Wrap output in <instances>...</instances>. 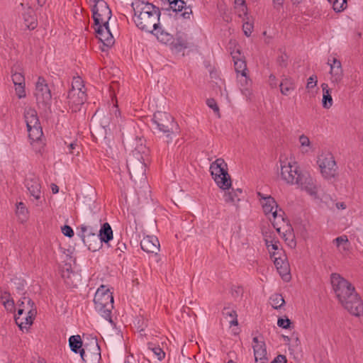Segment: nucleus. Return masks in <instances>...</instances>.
<instances>
[{"label": "nucleus", "mask_w": 363, "mask_h": 363, "mask_svg": "<svg viewBox=\"0 0 363 363\" xmlns=\"http://www.w3.org/2000/svg\"><path fill=\"white\" fill-rule=\"evenodd\" d=\"M330 282L341 305L352 315H361L363 313V302L352 284L337 273L331 274Z\"/></svg>", "instance_id": "f257e3e1"}, {"label": "nucleus", "mask_w": 363, "mask_h": 363, "mask_svg": "<svg viewBox=\"0 0 363 363\" xmlns=\"http://www.w3.org/2000/svg\"><path fill=\"white\" fill-rule=\"evenodd\" d=\"M131 6L134 12L133 21L140 30L152 33V29L157 28L161 15L158 7L143 0H135Z\"/></svg>", "instance_id": "f03ea898"}, {"label": "nucleus", "mask_w": 363, "mask_h": 363, "mask_svg": "<svg viewBox=\"0 0 363 363\" xmlns=\"http://www.w3.org/2000/svg\"><path fill=\"white\" fill-rule=\"evenodd\" d=\"M96 311L109 323H112L111 312L113 308V297L110 290L101 285L95 293L94 298Z\"/></svg>", "instance_id": "7ed1b4c3"}, {"label": "nucleus", "mask_w": 363, "mask_h": 363, "mask_svg": "<svg viewBox=\"0 0 363 363\" xmlns=\"http://www.w3.org/2000/svg\"><path fill=\"white\" fill-rule=\"evenodd\" d=\"M211 175L222 189H229L231 186V179L227 171V164L222 158H218L211 163L210 166Z\"/></svg>", "instance_id": "20e7f679"}, {"label": "nucleus", "mask_w": 363, "mask_h": 363, "mask_svg": "<svg viewBox=\"0 0 363 363\" xmlns=\"http://www.w3.org/2000/svg\"><path fill=\"white\" fill-rule=\"evenodd\" d=\"M127 168L131 179H145L146 164L139 150H135L127 160Z\"/></svg>", "instance_id": "39448f33"}, {"label": "nucleus", "mask_w": 363, "mask_h": 363, "mask_svg": "<svg viewBox=\"0 0 363 363\" xmlns=\"http://www.w3.org/2000/svg\"><path fill=\"white\" fill-rule=\"evenodd\" d=\"M97 228L98 225H96L95 228L85 225H82L79 228L80 231L78 233V235L88 249L92 252L99 250L102 246L101 240L97 233Z\"/></svg>", "instance_id": "423d86ee"}, {"label": "nucleus", "mask_w": 363, "mask_h": 363, "mask_svg": "<svg viewBox=\"0 0 363 363\" xmlns=\"http://www.w3.org/2000/svg\"><path fill=\"white\" fill-rule=\"evenodd\" d=\"M92 13L94 26L108 24L111 17V10L104 0L96 1L92 8Z\"/></svg>", "instance_id": "0eeeda50"}, {"label": "nucleus", "mask_w": 363, "mask_h": 363, "mask_svg": "<svg viewBox=\"0 0 363 363\" xmlns=\"http://www.w3.org/2000/svg\"><path fill=\"white\" fill-rule=\"evenodd\" d=\"M19 306L24 307L27 311L26 322H23L19 317L16 318V324L21 330H23L32 325L33 320L37 314V309L35 303L29 297L26 296H23L21 300H20Z\"/></svg>", "instance_id": "6e6552de"}, {"label": "nucleus", "mask_w": 363, "mask_h": 363, "mask_svg": "<svg viewBox=\"0 0 363 363\" xmlns=\"http://www.w3.org/2000/svg\"><path fill=\"white\" fill-rule=\"evenodd\" d=\"M281 177L288 184L294 185L297 182L298 177L302 173L298 164L280 160Z\"/></svg>", "instance_id": "1a4fd4ad"}, {"label": "nucleus", "mask_w": 363, "mask_h": 363, "mask_svg": "<svg viewBox=\"0 0 363 363\" xmlns=\"http://www.w3.org/2000/svg\"><path fill=\"white\" fill-rule=\"evenodd\" d=\"M152 122L160 131L168 133L167 137H169V133L172 132L175 126L174 118L167 112L157 111L155 113Z\"/></svg>", "instance_id": "9d476101"}, {"label": "nucleus", "mask_w": 363, "mask_h": 363, "mask_svg": "<svg viewBox=\"0 0 363 363\" xmlns=\"http://www.w3.org/2000/svg\"><path fill=\"white\" fill-rule=\"evenodd\" d=\"M318 163L320 169L321 174L325 179H330L335 176L337 165L332 154L328 153L322 155L319 157Z\"/></svg>", "instance_id": "9b49d317"}, {"label": "nucleus", "mask_w": 363, "mask_h": 363, "mask_svg": "<svg viewBox=\"0 0 363 363\" xmlns=\"http://www.w3.org/2000/svg\"><path fill=\"white\" fill-rule=\"evenodd\" d=\"M79 84L77 87L72 84V89L69 91L67 95L68 104L72 111H77L79 110V106L84 104L86 100V95L85 91L82 90L84 86L82 85L80 86Z\"/></svg>", "instance_id": "f8f14e48"}, {"label": "nucleus", "mask_w": 363, "mask_h": 363, "mask_svg": "<svg viewBox=\"0 0 363 363\" xmlns=\"http://www.w3.org/2000/svg\"><path fill=\"white\" fill-rule=\"evenodd\" d=\"M262 205V208L265 214L272 213L273 217V220H272V225L274 228L277 230V231L281 234V227H277V223L275 222V220L278 218H281V220L285 223L284 218L283 215L281 213H278L277 207L278 205L273 197L271 196H267L264 199V201H261Z\"/></svg>", "instance_id": "ddd939ff"}, {"label": "nucleus", "mask_w": 363, "mask_h": 363, "mask_svg": "<svg viewBox=\"0 0 363 363\" xmlns=\"http://www.w3.org/2000/svg\"><path fill=\"white\" fill-rule=\"evenodd\" d=\"M295 184L309 195L316 197L318 185L308 172H302L298 177L297 182Z\"/></svg>", "instance_id": "4468645a"}, {"label": "nucleus", "mask_w": 363, "mask_h": 363, "mask_svg": "<svg viewBox=\"0 0 363 363\" xmlns=\"http://www.w3.org/2000/svg\"><path fill=\"white\" fill-rule=\"evenodd\" d=\"M35 96L38 104L47 105L50 104L52 95L50 90L43 77H39L35 84Z\"/></svg>", "instance_id": "2eb2a0df"}, {"label": "nucleus", "mask_w": 363, "mask_h": 363, "mask_svg": "<svg viewBox=\"0 0 363 363\" xmlns=\"http://www.w3.org/2000/svg\"><path fill=\"white\" fill-rule=\"evenodd\" d=\"M169 7L166 11H172L175 13V17H182L185 19H189L192 15V9L189 6H186V3L182 0H168Z\"/></svg>", "instance_id": "dca6fc26"}, {"label": "nucleus", "mask_w": 363, "mask_h": 363, "mask_svg": "<svg viewBox=\"0 0 363 363\" xmlns=\"http://www.w3.org/2000/svg\"><path fill=\"white\" fill-rule=\"evenodd\" d=\"M92 346L93 352L88 345H84L81 350L80 356L85 363H96L101 359L100 347L96 340L92 342Z\"/></svg>", "instance_id": "f3484780"}, {"label": "nucleus", "mask_w": 363, "mask_h": 363, "mask_svg": "<svg viewBox=\"0 0 363 363\" xmlns=\"http://www.w3.org/2000/svg\"><path fill=\"white\" fill-rule=\"evenodd\" d=\"M94 29L96 37L103 43L104 47L108 48L114 44V38L110 31L108 23L94 26Z\"/></svg>", "instance_id": "a211bd4d"}, {"label": "nucleus", "mask_w": 363, "mask_h": 363, "mask_svg": "<svg viewBox=\"0 0 363 363\" xmlns=\"http://www.w3.org/2000/svg\"><path fill=\"white\" fill-rule=\"evenodd\" d=\"M25 185L30 196H33L36 200H39L41 198V186L38 177L35 175L26 177Z\"/></svg>", "instance_id": "6ab92c4d"}, {"label": "nucleus", "mask_w": 363, "mask_h": 363, "mask_svg": "<svg viewBox=\"0 0 363 363\" xmlns=\"http://www.w3.org/2000/svg\"><path fill=\"white\" fill-rule=\"evenodd\" d=\"M140 246L143 251L147 253L157 254L160 250V242L157 237L147 235L140 242Z\"/></svg>", "instance_id": "aec40b11"}, {"label": "nucleus", "mask_w": 363, "mask_h": 363, "mask_svg": "<svg viewBox=\"0 0 363 363\" xmlns=\"http://www.w3.org/2000/svg\"><path fill=\"white\" fill-rule=\"evenodd\" d=\"M330 60H328V65L330 67V74L332 75L333 82H339L343 75V70L342 68L341 62L333 57V63H330Z\"/></svg>", "instance_id": "412c9836"}, {"label": "nucleus", "mask_w": 363, "mask_h": 363, "mask_svg": "<svg viewBox=\"0 0 363 363\" xmlns=\"http://www.w3.org/2000/svg\"><path fill=\"white\" fill-rule=\"evenodd\" d=\"M274 262L279 274L284 280H286L289 278V266L286 259L274 257Z\"/></svg>", "instance_id": "4be33fe9"}, {"label": "nucleus", "mask_w": 363, "mask_h": 363, "mask_svg": "<svg viewBox=\"0 0 363 363\" xmlns=\"http://www.w3.org/2000/svg\"><path fill=\"white\" fill-rule=\"evenodd\" d=\"M235 70L238 74H240V77H244V81L246 84L249 82V78L247 76V65L244 60L237 58L236 56H233Z\"/></svg>", "instance_id": "5701e85b"}, {"label": "nucleus", "mask_w": 363, "mask_h": 363, "mask_svg": "<svg viewBox=\"0 0 363 363\" xmlns=\"http://www.w3.org/2000/svg\"><path fill=\"white\" fill-rule=\"evenodd\" d=\"M24 118L27 128H30V126L38 125V124L40 123L37 111L33 108H26L24 111Z\"/></svg>", "instance_id": "b1692460"}, {"label": "nucleus", "mask_w": 363, "mask_h": 363, "mask_svg": "<svg viewBox=\"0 0 363 363\" xmlns=\"http://www.w3.org/2000/svg\"><path fill=\"white\" fill-rule=\"evenodd\" d=\"M152 33L156 36L159 41L164 44H170L173 42V35L162 29L160 24L157 26V29H152Z\"/></svg>", "instance_id": "393cba45"}, {"label": "nucleus", "mask_w": 363, "mask_h": 363, "mask_svg": "<svg viewBox=\"0 0 363 363\" xmlns=\"http://www.w3.org/2000/svg\"><path fill=\"white\" fill-rule=\"evenodd\" d=\"M98 235L100 238V240H101V243L105 242L108 244V242L113 239V230L111 225L108 223H104L101 225Z\"/></svg>", "instance_id": "a878e982"}, {"label": "nucleus", "mask_w": 363, "mask_h": 363, "mask_svg": "<svg viewBox=\"0 0 363 363\" xmlns=\"http://www.w3.org/2000/svg\"><path fill=\"white\" fill-rule=\"evenodd\" d=\"M281 93L284 95H289L296 88L294 81L291 78L285 77L279 84Z\"/></svg>", "instance_id": "bb28decb"}, {"label": "nucleus", "mask_w": 363, "mask_h": 363, "mask_svg": "<svg viewBox=\"0 0 363 363\" xmlns=\"http://www.w3.org/2000/svg\"><path fill=\"white\" fill-rule=\"evenodd\" d=\"M223 315L228 320L230 326L238 325V315L236 311L230 306H225L222 311Z\"/></svg>", "instance_id": "cd10ccee"}, {"label": "nucleus", "mask_w": 363, "mask_h": 363, "mask_svg": "<svg viewBox=\"0 0 363 363\" xmlns=\"http://www.w3.org/2000/svg\"><path fill=\"white\" fill-rule=\"evenodd\" d=\"M242 193L241 189H232L231 191L225 193L224 195L225 201L227 203H231L233 205H237L240 201V199L239 196Z\"/></svg>", "instance_id": "c85d7f7f"}, {"label": "nucleus", "mask_w": 363, "mask_h": 363, "mask_svg": "<svg viewBox=\"0 0 363 363\" xmlns=\"http://www.w3.org/2000/svg\"><path fill=\"white\" fill-rule=\"evenodd\" d=\"M69 345L71 350L74 353H79L81 350L83 349L82 341L80 335H72L69 338Z\"/></svg>", "instance_id": "c756f323"}, {"label": "nucleus", "mask_w": 363, "mask_h": 363, "mask_svg": "<svg viewBox=\"0 0 363 363\" xmlns=\"http://www.w3.org/2000/svg\"><path fill=\"white\" fill-rule=\"evenodd\" d=\"M252 347L256 362H258V359H265V357H267V349L264 342H262L259 343V345H253Z\"/></svg>", "instance_id": "7c9ffc66"}, {"label": "nucleus", "mask_w": 363, "mask_h": 363, "mask_svg": "<svg viewBox=\"0 0 363 363\" xmlns=\"http://www.w3.org/2000/svg\"><path fill=\"white\" fill-rule=\"evenodd\" d=\"M323 89V99H322V104L323 107L325 108H330L333 105V98L329 92V90L328 89V84L323 83L322 85Z\"/></svg>", "instance_id": "2f4dec72"}, {"label": "nucleus", "mask_w": 363, "mask_h": 363, "mask_svg": "<svg viewBox=\"0 0 363 363\" xmlns=\"http://www.w3.org/2000/svg\"><path fill=\"white\" fill-rule=\"evenodd\" d=\"M170 45L177 52H181L187 48L186 40L182 35L177 36L176 39L173 38V42L170 43Z\"/></svg>", "instance_id": "473e14b6"}, {"label": "nucleus", "mask_w": 363, "mask_h": 363, "mask_svg": "<svg viewBox=\"0 0 363 363\" xmlns=\"http://www.w3.org/2000/svg\"><path fill=\"white\" fill-rule=\"evenodd\" d=\"M16 213L21 223H23L27 220L28 211L23 202H19L16 204Z\"/></svg>", "instance_id": "72a5a7b5"}, {"label": "nucleus", "mask_w": 363, "mask_h": 363, "mask_svg": "<svg viewBox=\"0 0 363 363\" xmlns=\"http://www.w3.org/2000/svg\"><path fill=\"white\" fill-rule=\"evenodd\" d=\"M27 130L30 138L32 139L33 140H38L43 135L40 123L38 124V125L30 126V128H27Z\"/></svg>", "instance_id": "f704fd0d"}, {"label": "nucleus", "mask_w": 363, "mask_h": 363, "mask_svg": "<svg viewBox=\"0 0 363 363\" xmlns=\"http://www.w3.org/2000/svg\"><path fill=\"white\" fill-rule=\"evenodd\" d=\"M269 299L271 305L275 309L280 308L285 303V301L281 294H275Z\"/></svg>", "instance_id": "c9c22d12"}, {"label": "nucleus", "mask_w": 363, "mask_h": 363, "mask_svg": "<svg viewBox=\"0 0 363 363\" xmlns=\"http://www.w3.org/2000/svg\"><path fill=\"white\" fill-rule=\"evenodd\" d=\"M148 349L151 350L157 359L160 361L162 360L165 357V352L159 346H156L152 342L148 343Z\"/></svg>", "instance_id": "e433bc0d"}, {"label": "nucleus", "mask_w": 363, "mask_h": 363, "mask_svg": "<svg viewBox=\"0 0 363 363\" xmlns=\"http://www.w3.org/2000/svg\"><path fill=\"white\" fill-rule=\"evenodd\" d=\"M12 81L15 86H20L21 84H25V78L23 74L21 72H18L17 71H13L12 69Z\"/></svg>", "instance_id": "4c0bfd02"}, {"label": "nucleus", "mask_w": 363, "mask_h": 363, "mask_svg": "<svg viewBox=\"0 0 363 363\" xmlns=\"http://www.w3.org/2000/svg\"><path fill=\"white\" fill-rule=\"evenodd\" d=\"M338 248L342 247V250L345 251L348 249V239L346 235H342L335 238L333 241Z\"/></svg>", "instance_id": "58836bf2"}, {"label": "nucleus", "mask_w": 363, "mask_h": 363, "mask_svg": "<svg viewBox=\"0 0 363 363\" xmlns=\"http://www.w3.org/2000/svg\"><path fill=\"white\" fill-rule=\"evenodd\" d=\"M289 232L287 233V230H285V232H283V238L285 239V241L287 242V245L291 248H294L296 246V242L294 239V235L290 232V228L289 229Z\"/></svg>", "instance_id": "ea45409f"}, {"label": "nucleus", "mask_w": 363, "mask_h": 363, "mask_svg": "<svg viewBox=\"0 0 363 363\" xmlns=\"http://www.w3.org/2000/svg\"><path fill=\"white\" fill-rule=\"evenodd\" d=\"M346 4V0H335L333 2V8L336 12H340L345 9Z\"/></svg>", "instance_id": "a19ab883"}, {"label": "nucleus", "mask_w": 363, "mask_h": 363, "mask_svg": "<svg viewBox=\"0 0 363 363\" xmlns=\"http://www.w3.org/2000/svg\"><path fill=\"white\" fill-rule=\"evenodd\" d=\"M243 294V289L239 286H234L231 288V295L232 296L237 299L242 297Z\"/></svg>", "instance_id": "79ce46f5"}, {"label": "nucleus", "mask_w": 363, "mask_h": 363, "mask_svg": "<svg viewBox=\"0 0 363 363\" xmlns=\"http://www.w3.org/2000/svg\"><path fill=\"white\" fill-rule=\"evenodd\" d=\"M208 106L213 110V111L220 117L219 107L216 101L213 99H208L206 101Z\"/></svg>", "instance_id": "37998d69"}, {"label": "nucleus", "mask_w": 363, "mask_h": 363, "mask_svg": "<svg viewBox=\"0 0 363 363\" xmlns=\"http://www.w3.org/2000/svg\"><path fill=\"white\" fill-rule=\"evenodd\" d=\"M242 30L245 33V35L247 37L250 36L252 30H253V25L249 22H245L242 25Z\"/></svg>", "instance_id": "c03bdc74"}, {"label": "nucleus", "mask_w": 363, "mask_h": 363, "mask_svg": "<svg viewBox=\"0 0 363 363\" xmlns=\"http://www.w3.org/2000/svg\"><path fill=\"white\" fill-rule=\"evenodd\" d=\"M16 92L19 99L26 97L25 84L15 86Z\"/></svg>", "instance_id": "a18cd8bd"}, {"label": "nucleus", "mask_w": 363, "mask_h": 363, "mask_svg": "<svg viewBox=\"0 0 363 363\" xmlns=\"http://www.w3.org/2000/svg\"><path fill=\"white\" fill-rule=\"evenodd\" d=\"M291 320L289 318H279L277 321V325L279 327H281L284 329H288L290 328Z\"/></svg>", "instance_id": "49530a36"}, {"label": "nucleus", "mask_w": 363, "mask_h": 363, "mask_svg": "<svg viewBox=\"0 0 363 363\" xmlns=\"http://www.w3.org/2000/svg\"><path fill=\"white\" fill-rule=\"evenodd\" d=\"M271 242V249H269V252L272 254V257L274 258L279 253V252H276L275 251L279 250V242H273L270 241Z\"/></svg>", "instance_id": "de8ad7c7"}, {"label": "nucleus", "mask_w": 363, "mask_h": 363, "mask_svg": "<svg viewBox=\"0 0 363 363\" xmlns=\"http://www.w3.org/2000/svg\"><path fill=\"white\" fill-rule=\"evenodd\" d=\"M62 232L65 236L68 238H72L74 236V231L72 228L67 225H65L63 227H62Z\"/></svg>", "instance_id": "09e8293b"}, {"label": "nucleus", "mask_w": 363, "mask_h": 363, "mask_svg": "<svg viewBox=\"0 0 363 363\" xmlns=\"http://www.w3.org/2000/svg\"><path fill=\"white\" fill-rule=\"evenodd\" d=\"M317 76L316 75H312L308 79V82L306 85L307 89H313L315 87L317 84Z\"/></svg>", "instance_id": "8fccbe9b"}, {"label": "nucleus", "mask_w": 363, "mask_h": 363, "mask_svg": "<svg viewBox=\"0 0 363 363\" xmlns=\"http://www.w3.org/2000/svg\"><path fill=\"white\" fill-rule=\"evenodd\" d=\"M235 4L242 6V9L240 12L243 13L245 16L247 15V8L246 6L245 0H235Z\"/></svg>", "instance_id": "3c124183"}, {"label": "nucleus", "mask_w": 363, "mask_h": 363, "mask_svg": "<svg viewBox=\"0 0 363 363\" xmlns=\"http://www.w3.org/2000/svg\"><path fill=\"white\" fill-rule=\"evenodd\" d=\"M287 60H288L287 55L286 54H281L277 58V63L281 67H286V65H287Z\"/></svg>", "instance_id": "603ef678"}, {"label": "nucleus", "mask_w": 363, "mask_h": 363, "mask_svg": "<svg viewBox=\"0 0 363 363\" xmlns=\"http://www.w3.org/2000/svg\"><path fill=\"white\" fill-rule=\"evenodd\" d=\"M299 142L302 147H305V146L308 147L311 145V142H310L308 137H307L305 135H301L299 137Z\"/></svg>", "instance_id": "864d4df0"}, {"label": "nucleus", "mask_w": 363, "mask_h": 363, "mask_svg": "<svg viewBox=\"0 0 363 363\" xmlns=\"http://www.w3.org/2000/svg\"><path fill=\"white\" fill-rule=\"evenodd\" d=\"M287 359L285 355L279 354L277 355L274 359L272 362V363H286Z\"/></svg>", "instance_id": "5fc2aeb1"}, {"label": "nucleus", "mask_w": 363, "mask_h": 363, "mask_svg": "<svg viewBox=\"0 0 363 363\" xmlns=\"http://www.w3.org/2000/svg\"><path fill=\"white\" fill-rule=\"evenodd\" d=\"M285 223H284L281 218H278L275 220V222L277 223V227H281L282 228H284V227L290 228V226L288 225V221L284 219Z\"/></svg>", "instance_id": "6e6d98bb"}, {"label": "nucleus", "mask_w": 363, "mask_h": 363, "mask_svg": "<svg viewBox=\"0 0 363 363\" xmlns=\"http://www.w3.org/2000/svg\"><path fill=\"white\" fill-rule=\"evenodd\" d=\"M285 223H284L281 218H278L275 220V222L277 223V227H281L282 228H284V227L290 228V226L288 225V221L284 219Z\"/></svg>", "instance_id": "4d7b16f0"}, {"label": "nucleus", "mask_w": 363, "mask_h": 363, "mask_svg": "<svg viewBox=\"0 0 363 363\" xmlns=\"http://www.w3.org/2000/svg\"><path fill=\"white\" fill-rule=\"evenodd\" d=\"M269 85L274 88L277 86V82H276V77L274 74H270L269 77Z\"/></svg>", "instance_id": "13d9d810"}, {"label": "nucleus", "mask_w": 363, "mask_h": 363, "mask_svg": "<svg viewBox=\"0 0 363 363\" xmlns=\"http://www.w3.org/2000/svg\"><path fill=\"white\" fill-rule=\"evenodd\" d=\"M4 305L5 306L6 308H12L13 307V305H14V302L13 300H9V299H7L6 301H4Z\"/></svg>", "instance_id": "bf43d9fd"}, {"label": "nucleus", "mask_w": 363, "mask_h": 363, "mask_svg": "<svg viewBox=\"0 0 363 363\" xmlns=\"http://www.w3.org/2000/svg\"><path fill=\"white\" fill-rule=\"evenodd\" d=\"M26 310L24 307L23 306H19V308L18 310V313L17 315H15V321L16 322V318L18 317H19V318H21V315L23 313V311Z\"/></svg>", "instance_id": "052dcab7"}, {"label": "nucleus", "mask_w": 363, "mask_h": 363, "mask_svg": "<svg viewBox=\"0 0 363 363\" xmlns=\"http://www.w3.org/2000/svg\"><path fill=\"white\" fill-rule=\"evenodd\" d=\"M76 147H78V145L76 143H70L69 145V153L73 154L74 153L73 150H74L76 148Z\"/></svg>", "instance_id": "680f3d73"}, {"label": "nucleus", "mask_w": 363, "mask_h": 363, "mask_svg": "<svg viewBox=\"0 0 363 363\" xmlns=\"http://www.w3.org/2000/svg\"><path fill=\"white\" fill-rule=\"evenodd\" d=\"M51 189L53 194H57L59 191V187L55 184H51Z\"/></svg>", "instance_id": "e2e57ef3"}, {"label": "nucleus", "mask_w": 363, "mask_h": 363, "mask_svg": "<svg viewBox=\"0 0 363 363\" xmlns=\"http://www.w3.org/2000/svg\"><path fill=\"white\" fill-rule=\"evenodd\" d=\"M284 0H273V3L274 4V7L277 8V6H281L283 4Z\"/></svg>", "instance_id": "0e129e2a"}, {"label": "nucleus", "mask_w": 363, "mask_h": 363, "mask_svg": "<svg viewBox=\"0 0 363 363\" xmlns=\"http://www.w3.org/2000/svg\"><path fill=\"white\" fill-rule=\"evenodd\" d=\"M241 77V78H240V79H239V82H240V84H241V86H247L249 85V84H250V79H249V82H248V84H246L245 83V81H244V77Z\"/></svg>", "instance_id": "69168bd1"}, {"label": "nucleus", "mask_w": 363, "mask_h": 363, "mask_svg": "<svg viewBox=\"0 0 363 363\" xmlns=\"http://www.w3.org/2000/svg\"><path fill=\"white\" fill-rule=\"evenodd\" d=\"M257 196L259 198L261 201H264V199L267 198V196H264L261 192H257Z\"/></svg>", "instance_id": "338daca9"}, {"label": "nucleus", "mask_w": 363, "mask_h": 363, "mask_svg": "<svg viewBox=\"0 0 363 363\" xmlns=\"http://www.w3.org/2000/svg\"><path fill=\"white\" fill-rule=\"evenodd\" d=\"M242 92L245 95H246L247 96H250L252 94L251 91L247 88H245V89H243Z\"/></svg>", "instance_id": "774afa93"}]
</instances>
